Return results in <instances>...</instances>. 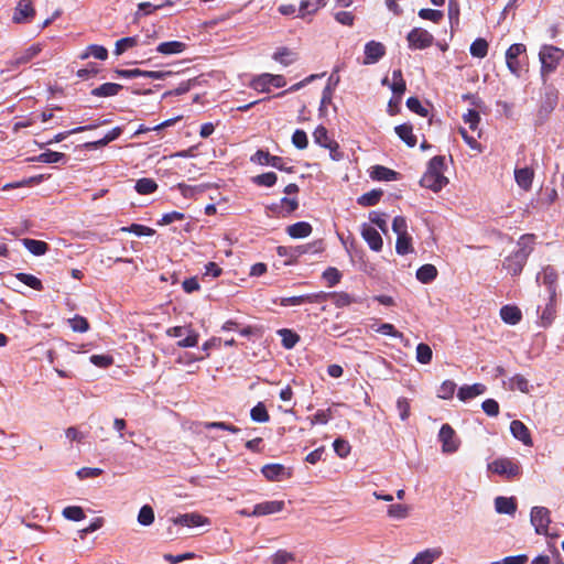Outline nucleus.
<instances>
[{
  "instance_id": "f257e3e1",
  "label": "nucleus",
  "mask_w": 564,
  "mask_h": 564,
  "mask_svg": "<svg viewBox=\"0 0 564 564\" xmlns=\"http://www.w3.org/2000/svg\"><path fill=\"white\" fill-rule=\"evenodd\" d=\"M445 158L436 155L427 164V169L420 180L422 187L429 188L434 193L440 192L448 184V178L444 175Z\"/></svg>"
},
{
  "instance_id": "f03ea898",
  "label": "nucleus",
  "mask_w": 564,
  "mask_h": 564,
  "mask_svg": "<svg viewBox=\"0 0 564 564\" xmlns=\"http://www.w3.org/2000/svg\"><path fill=\"white\" fill-rule=\"evenodd\" d=\"M532 250L533 238L531 236H522L518 242V250L506 258L503 268L512 275L519 274Z\"/></svg>"
},
{
  "instance_id": "7ed1b4c3",
  "label": "nucleus",
  "mask_w": 564,
  "mask_h": 564,
  "mask_svg": "<svg viewBox=\"0 0 564 564\" xmlns=\"http://www.w3.org/2000/svg\"><path fill=\"white\" fill-rule=\"evenodd\" d=\"M563 57L564 52L561 48L553 45L542 46L539 53L542 76L545 77L553 73Z\"/></svg>"
},
{
  "instance_id": "20e7f679",
  "label": "nucleus",
  "mask_w": 564,
  "mask_h": 564,
  "mask_svg": "<svg viewBox=\"0 0 564 564\" xmlns=\"http://www.w3.org/2000/svg\"><path fill=\"white\" fill-rule=\"evenodd\" d=\"M488 471L506 479H513L521 474L519 462L509 457H499L487 465Z\"/></svg>"
},
{
  "instance_id": "39448f33",
  "label": "nucleus",
  "mask_w": 564,
  "mask_h": 564,
  "mask_svg": "<svg viewBox=\"0 0 564 564\" xmlns=\"http://www.w3.org/2000/svg\"><path fill=\"white\" fill-rule=\"evenodd\" d=\"M286 85L285 78L282 75H273L269 73L261 74L253 78L250 83V86L260 93H269L271 90V86L275 88H281Z\"/></svg>"
},
{
  "instance_id": "423d86ee",
  "label": "nucleus",
  "mask_w": 564,
  "mask_h": 564,
  "mask_svg": "<svg viewBox=\"0 0 564 564\" xmlns=\"http://www.w3.org/2000/svg\"><path fill=\"white\" fill-rule=\"evenodd\" d=\"M443 454H454L460 447V440L449 424H443L438 432Z\"/></svg>"
},
{
  "instance_id": "0eeeda50",
  "label": "nucleus",
  "mask_w": 564,
  "mask_h": 564,
  "mask_svg": "<svg viewBox=\"0 0 564 564\" xmlns=\"http://www.w3.org/2000/svg\"><path fill=\"white\" fill-rule=\"evenodd\" d=\"M170 337H180L177 346L182 348L195 347L198 344L199 335L189 326H175L166 330Z\"/></svg>"
},
{
  "instance_id": "6e6552de",
  "label": "nucleus",
  "mask_w": 564,
  "mask_h": 564,
  "mask_svg": "<svg viewBox=\"0 0 564 564\" xmlns=\"http://www.w3.org/2000/svg\"><path fill=\"white\" fill-rule=\"evenodd\" d=\"M327 296L328 294L325 292H318L297 296L281 297L279 300H274V303L280 304L281 306H299L305 303H319L326 301Z\"/></svg>"
},
{
  "instance_id": "1a4fd4ad",
  "label": "nucleus",
  "mask_w": 564,
  "mask_h": 564,
  "mask_svg": "<svg viewBox=\"0 0 564 564\" xmlns=\"http://www.w3.org/2000/svg\"><path fill=\"white\" fill-rule=\"evenodd\" d=\"M171 522L175 525L186 527L188 529L205 527L210 524L209 518L197 513L189 512L184 514H178L171 519Z\"/></svg>"
},
{
  "instance_id": "9d476101",
  "label": "nucleus",
  "mask_w": 564,
  "mask_h": 564,
  "mask_svg": "<svg viewBox=\"0 0 564 564\" xmlns=\"http://www.w3.org/2000/svg\"><path fill=\"white\" fill-rule=\"evenodd\" d=\"M409 47L412 50H424L433 43V35L424 29L414 28L406 36Z\"/></svg>"
},
{
  "instance_id": "9b49d317",
  "label": "nucleus",
  "mask_w": 564,
  "mask_h": 564,
  "mask_svg": "<svg viewBox=\"0 0 564 564\" xmlns=\"http://www.w3.org/2000/svg\"><path fill=\"white\" fill-rule=\"evenodd\" d=\"M551 522L550 511L544 507H533L531 510V523L538 534L549 535V524Z\"/></svg>"
},
{
  "instance_id": "f8f14e48",
  "label": "nucleus",
  "mask_w": 564,
  "mask_h": 564,
  "mask_svg": "<svg viewBox=\"0 0 564 564\" xmlns=\"http://www.w3.org/2000/svg\"><path fill=\"white\" fill-rule=\"evenodd\" d=\"M262 475L269 481H282L289 479L292 476L291 468H288L281 464H268L261 469Z\"/></svg>"
},
{
  "instance_id": "ddd939ff",
  "label": "nucleus",
  "mask_w": 564,
  "mask_h": 564,
  "mask_svg": "<svg viewBox=\"0 0 564 564\" xmlns=\"http://www.w3.org/2000/svg\"><path fill=\"white\" fill-rule=\"evenodd\" d=\"M525 52V46L521 43L512 44L506 52V63L509 70L516 75L520 76V63L518 62V56Z\"/></svg>"
},
{
  "instance_id": "4468645a",
  "label": "nucleus",
  "mask_w": 564,
  "mask_h": 564,
  "mask_svg": "<svg viewBox=\"0 0 564 564\" xmlns=\"http://www.w3.org/2000/svg\"><path fill=\"white\" fill-rule=\"evenodd\" d=\"M35 15V9L31 0H20L14 9L12 20L14 23H25Z\"/></svg>"
},
{
  "instance_id": "2eb2a0df",
  "label": "nucleus",
  "mask_w": 564,
  "mask_h": 564,
  "mask_svg": "<svg viewBox=\"0 0 564 564\" xmlns=\"http://www.w3.org/2000/svg\"><path fill=\"white\" fill-rule=\"evenodd\" d=\"M386 54V47L381 42L370 41L365 45V65L377 63Z\"/></svg>"
},
{
  "instance_id": "dca6fc26",
  "label": "nucleus",
  "mask_w": 564,
  "mask_h": 564,
  "mask_svg": "<svg viewBox=\"0 0 564 564\" xmlns=\"http://www.w3.org/2000/svg\"><path fill=\"white\" fill-rule=\"evenodd\" d=\"M361 236L365 241L368 243L369 248L376 252L381 251L383 246V240L381 235L377 229L371 227L370 225L364 224L361 226Z\"/></svg>"
},
{
  "instance_id": "f3484780",
  "label": "nucleus",
  "mask_w": 564,
  "mask_h": 564,
  "mask_svg": "<svg viewBox=\"0 0 564 564\" xmlns=\"http://www.w3.org/2000/svg\"><path fill=\"white\" fill-rule=\"evenodd\" d=\"M285 507L283 500H271L259 502L254 506L252 514L256 517L269 516L281 512Z\"/></svg>"
},
{
  "instance_id": "a211bd4d",
  "label": "nucleus",
  "mask_w": 564,
  "mask_h": 564,
  "mask_svg": "<svg viewBox=\"0 0 564 564\" xmlns=\"http://www.w3.org/2000/svg\"><path fill=\"white\" fill-rule=\"evenodd\" d=\"M43 50L42 43H35L25 48L20 55L14 57L12 61L9 62L11 67H18L20 65L26 64L34 57H36Z\"/></svg>"
},
{
  "instance_id": "6ab92c4d",
  "label": "nucleus",
  "mask_w": 564,
  "mask_h": 564,
  "mask_svg": "<svg viewBox=\"0 0 564 564\" xmlns=\"http://www.w3.org/2000/svg\"><path fill=\"white\" fill-rule=\"evenodd\" d=\"M382 85L389 86L393 94L398 96L397 102H399L400 97L405 91V82L402 77V72L400 69L393 70L391 79L388 77L383 78Z\"/></svg>"
},
{
  "instance_id": "aec40b11",
  "label": "nucleus",
  "mask_w": 564,
  "mask_h": 564,
  "mask_svg": "<svg viewBox=\"0 0 564 564\" xmlns=\"http://www.w3.org/2000/svg\"><path fill=\"white\" fill-rule=\"evenodd\" d=\"M510 432L512 436L520 442L523 443L525 446H532V437L530 434L529 429L525 426V424L519 420H514L510 423Z\"/></svg>"
},
{
  "instance_id": "412c9836",
  "label": "nucleus",
  "mask_w": 564,
  "mask_h": 564,
  "mask_svg": "<svg viewBox=\"0 0 564 564\" xmlns=\"http://www.w3.org/2000/svg\"><path fill=\"white\" fill-rule=\"evenodd\" d=\"M299 207V200L296 196L283 197L280 204L272 205L270 209L278 215L285 217L291 215Z\"/></svg>"
},
{
  "instance_id": "4be33fe9",
  "label": "nucleus",
  "mask_w": 564,
  "mask_h": 564,
  "mask_svg": "<svg viewBox=\"0 0 564 564\" xmlns=\"http://www.w3.org/2000/svg\"><path fill=\"white\" fill-rule=\"evenodd\" d=\"M443 555L441 547H429L419 553L412 558L411 564H433Z\"/></svg>"
},
{
  "instance_id": "5701e85b",
  "label": "nucleus",
  "mask_w": 564,
  "mask_h": 564,
  "mask_svg": "<svg viewBox=\"0 0 564 564\" xmlns=\"http://www.w3.org/2000/svg\"><path fill=\"white\" fill-rule=\"evenodd\" d=\"M555 297H556V291L552 290V294H550V300H549L547 304L545 305V307L542 310L541 315H540L541 325L543 327L550 326L555 318V315H556Z\"/></svg>"
},
{
  "instance_id": "b1692460",
  "label": "nucleus",
  "mask_w": 564,
  "mask_h": 564,
  "mask_svg": "<svg viewBox=\"0 0 564 564\" xmlns=\"http://www.w3.org/2000/svg\"><path fill=\"white\" fill-rule=\"evenodd\" d=\"M314 142L323 148L329 149L330 151H335L337 149V143L329 139L326 128L323 126H318L313 132Z\"/></svg>"
},
{
  "instance_id": "393cba45",
  "label": "nucleus",
  "mask_w": 564,
  "mask_h": 564,
  "mask_svg": "<svg viewBox=\"0 0 564 564\" xmlns=\"http://www.w3.org/2000/svg\"><path fill=\"white\" fill-rule=\"evenodd\" d=\"M533 176L534 172L530 167L517 169L514 171V180L524 191H529L531 188Z\"/></svg>"
},
{
  "instance_id": "a878e982",
  "label": "nucleus",
  "mask_w": 564,
  "mask_h": 564,
  "mask_svg": "<svg viewBox=\"0 0 564 564\" xmlns=\"http://www.w3.org/2000/svg\"><path fill=\"white\" fill-rule=\"evenodd\" d=\"M486 387L482 383L463 386L459 388L457 397L460 401H466L485 393Z\"/></svg>"
},
{
  "instance_id": "bb28decb",
  "label": "nucleus",
  "mask_w": 564,
  "mask_h": 564,
  "mask_svg": "<svg viewBox=\"0 0 564 564\" xmlns=\"http://www.w3.org/2000/svg\"><path fill=\"white\" fill-rule=\"evenodd\" d=\"M186 50V44L181 41L162 42L158 45L156 52L163 55L181 54Z\"/></svg>"
},
{
  "instance_id": "cd10ccee",
  "label": "nucleus",
  "mask_w": 564,
  "mask_h": 564,
  "mask_svg": "<svg viewBox=\"0 0 564 564\" xmlns=\"http://www.w3.org/2000/svg\"><path fill=\"white\" fill-rule=\"evenodd\" d=\"M521 311L519 307L513 305H505L500 310L501 319L510 325H516L521 319Z\"/></svg>"
},
{
  "instance_id": "c85d7f7f",
  "label": "nucleus",
  "mask_w": 564,
  "mask_h": 564,
  "mask_svg": "<svg viewBox=\"0 0 564 564\" xmlns=\"http://www.w3.org/2000/svg\"><path fill=\"white\" fill-rule=\"evenodd\" d=\"M370 177L376 181H395L398 173L382 165L371 167Z\"/></svg>"
},
{
  "instance_id": "c756f323",
  "label": "nucleus",
  "mask_w": 564,
  "mask_h": 564,
  "mask_svg": "<svg viewBox=\"0 0 564 564\" xmlns=\"http://www.w3.org/2000/svg\"><path fill=\"white\" fill-rule=\"evenodd\" d=\"M22 243L30 253L37 257L45 254L48 250V245L42 240L25 238Z\"/></svg>"
},
{
  "instance_id": "7c9ffc66",
  "label": "nucleus",
  "mask_w": 564,
  "mask_h": 564,
  "mask_svg": "<svg viewBox=\"0 0 564 564\" xmlns=\"http://www.w3.org/2000/svg\"><path fill=\"white\" fill-rule=\"evenodd\" d=\"M495 509L498 513L513 514L517 510V505L513 498L497 497L495 499Z\"/></svg>"
},
{
  "instance_id": "2f4dec72",
  "label": "nucleus",
  "mask_w": 564,
  "mask_h": 564,
  "mask_svg": "<svg viewBox=\"0 0 564 564\" xmlns=\"http://www.w3.org/2000/svg\"><path fill=\"white\" fill-rule=\"evenodd\" d=\"M286 232L292 238H305L311 235L312 226L306 221L295 223L286 228Z\"/></svg>"
},
{
  "instance_id": "473e14b6",
  "label": "nucleus",
  "mask_w": 564,
  "mask_h": 564,
  "mask_svg": "<svg viewBox=\"0 0 564 564\" xmlns=\"http://www.w3.org/2000/svg\"><path fill=\"white\" fill-rule=\"evenodd\" d=\"M121 88H122V86L119 84L106 83L99 87L94 88L91 90V95L96 96V97H111V96H116L120 91Z\"/></svg>"
},
{
  "instance_id": "72a5a7b5",
  "label": "nucleus",
  "mask_w": 564,
  "mask_h": 564,
  "mask_svg": "<svg viewBox=\"0 0 564 564\" xmlns=\"http://www.w3.org/2000/svg\"><path fill=\"white\" fill-rule=\"evenodd\" d=\"M394 130L398 137L404 141L408 147L413 148L416 144V139L413 134L412 126L404 123L397 126Z\"/></svg>"
},
{
  "instance_id": "f704fd0d",
  "label": "nucleus",
  "mask_w": 564,
  "mask_h": 564,
  "mask_svg": "<svg viewBox=\"0 0 564 564\" xmlns=\"http://www.w3.org/2000/svg\"><path fill=\"white\" fill-rule=\"evenodd\" d=\"M327 0H303L300 3V17L305 14H313L318 11L319 8L325 7Z\"/></svg>"
},
{
  "instance_id": "c9c22d12",
  "label": "nucleus",
  "mask_w": 564,
  "mask_h": 564,
  "mask_svg": "<svg viewBox=\"0 0 564 564\" xmlns=\"http://www.w3.org/2000/svg\"><path fill=\"white\" fill-rule=\"evenodd\" d=\"M89 56H94L97 59L105 61L108 57V51L101 45H89L84 53L79 55L80 59H86Z\"/></svg>"
},
{
  "instance_id": "e433bc0d",
  "label": "nucleus",
  "mask_w": 564,
  "mask_h": 564,
  "mask_svg": "<svg viewBox=\"0 0 564 564\" xmlns=\"http://www.w3.org/2000/svg\"><path fill=\"white\" fill-rule=\"evenodd\" d=\"M437 275V269L433 264H424L416 271V279L422 283L433 281Z\"/></svg>"
},
{
  "instance_id": "4c0bfd02",
  "label": "nucleus",
  "mask_w": 564,
  "mask_h": 564,
  "mask_svg": "<svg viewBox=\"0 0 564 564\" xmlns=\"http://www.w3.org/2000/svg\"><path fill=\"white\" fill-rule=\"evenodd\" d=\"M134 188L139 194L148 195L158 189V184L152 178L143 177L137 181Z\"/></svg>"
},
{
  "instance_id": "58836bf2",
  "label": "nucleus",
  "mask_w": 564,
  "mask_h": 564,
  "mask_svg": "<svg viewBox=\"0 0 564 564\" xmlns=\"http://www.w3.org/2000/svg\"><path fill=\"white\" fill-rule=\"evenodd\" d=\"M508 386L510 390H519L522 393L530 392V383L522 375H516L509 379Z\"/></svg>"
},
{
  "instance_id": "ea45409f",
  "label": "nucleus",
  "mask_w": 564,
  "mask_h": 564,
  "mask_svg": "<svg viewBox=\"0 0 564 564\" xmlns=\"http://www.w3.org/2000/svg\"><path fill=\"white\" fill-rule=\"evenodd\" d=\"M371 328L381 335L403 339L404 336L402 333L398 332L395 327L390 323H382V324H375L371 326Z\"/></svg>"
},
{
  "instance_id": "a19ab883",
  "label": "nucleus",
  "mask_w": 564,
  "mask_h": 564,
  "mask_svg": "<svg viewBox=\"0 0 564 564\" xmlns=\"http://www.w3.org/2000/svg\"><path fill=\"white\" fill-rule=\"evenodd\" d=\"M383 192L381 189H372L358 197L357 202L359 205L368 207L379 203Z\"/></svg>"
},
{
  "instance_id": "79ce46f5",
  "label": "nucleus",
  "mask_w": 564,
  "mask_h": 564,
  "mask_svg": "<svg viewBox=\"0 0 564 564\" xmlns=\"http://www.w3.org/2000/svg\"><path fill=\"white\" fill-rule=\"evenodd\" d=\"M470 54L477 58H484L488 53V42L485 39H476L469 48Z\"/></svg>"
},
{
  "instance_id": "37998d69",
  "label": "nucleus",
  "mask_w": 564,
  "mask_h": 564,
  "mask_svg": "<svg viewBox=\"0 0 564 564\" xmlns=\"http://www.w3.org/2000/svg\"><path fill=\"white\" fill-rule=\"evenodd\" d=\"M541 278L543 284L549 288L550 294H552V290H555V283L557 280L556 270L552 267H545L541 273Z\"/></svg>"
},
{
  "instance_id": "c03bdc74",
  "label": "nucleus",
  "mask_w": 564,
  "mask_h": 564,
  "mask_svg": "<svg viewBox=\"0 0 564 564\" xmlns=\"http://www.w3.org/2000/svg\"><path fill=\"white\" fill-rule=\"evenodd\" d=\"M395 250L399 254H408L413 251L412 239L408 234L397 236Z\"/></svg>"
},
{
  "instance_id": "a18cd8bd",
  "label": "nucleus",
  "mask_w": 564,
  "mask_h": 564,
  "mask_svg": "<svg viewBox=\"0 0 564 564\" xmlns=\"http://www.w3.org/2000/svg\"><path fill=\"white\" fill-rule=\"evenodd\" d=\"M273 58L282 65L288 66L294 63L297 56L296 53L288 48H281L274 53Z\"/></svg>"
},
{
  "instance_id": "49530a36",
  "label": "nucleus",
  "mask_w": 564,
  "mask_h": 564,
  "mask_svg": "<svg viewBox=\"0 0 564 564\" xmlns=\"http://www.w3.org/2000/svg\"><path fill=\"white\" fill-rule=\"evenodd\" d=\"M278 334L281 336L282 345L286 349L293 348L300 339L295 333L286 328L280 329Z\"/></svg>"
},
{
  "instance_id": "de8ad7c7",
  "label": "nucleus",
  "mask_w": 564,
  "mask_h": 564,
  "mask_svg": "<svg viewBox=\"0 0 564 564\" xmlns=\"http://www.w3.org/2000/svg\"><path fill=\"white\" fill-rule=\"evenodd\" d=\"M456 390V383L452 380H445L437 389V397L443 400L452 399Z\"/></svg>"
},
{
  "instance_id": "09e8293b",
  "label": "nucleus",
  "mask_w": 564,
  "mask_h": 564,
  "mask_svg": "<svg viewBox=\"0 0 564 564\" xmlns=\"http://www.w3.org/2000/svg\"><path fill=\"white\" fill-rule=\"evenodd\" d=\"M138 522L143 527H149L154 522V511L151 506L145 505L140 509Z\"/></svg>"
},
{
  "instance_id": "8fccbe9b",
  "label": "nucleus",
  "mask_w": 564,
  "mask_h": 564,
  "mask_svg": "<svg viewBox=\"0 0 564 564\" xmlns=\"http://www.w3.org/2000/svg\"><path fill=\"white\" fill-rule=\"evenodd\" d=\"M410 513V507L401 503L391 505L388 508V516L393 519H405Z\"/></svg>"
},
{
  "instance_id": "3c124183",
  "label": "nucleus",
  "mask_w": 564,
  "mask_h": 564,
  "mask_svg": "<svg viewBox=\"0 0 564 564\" xmlns=\"http://www.w3.org/2000/svg\"><path fill=\"white\" fill-rule=\"evenodd\" d=\"M70 328L76 333H86L89 329L88 321L80 315H75L68 319Z\"/></svg>"
},
{
  "instance_id": "603ef678",
  "label": "nucleus",
  "mask_w": 564,
  "mask_h": 564,
  "mask_svg": "<svg viewBox=\"0 0 564 564\" xmlns=\"http://www.w3.org/2000/svg\"><path fill=\"white\" fill-rule=\"evenodd\" d=\"M250 416L254 422H268L270 416L263 403L259 402L251 409Z\"/></svg>"
},
{
  "instance_id": "864d4df0",
  "label": "nucleus",
  "mask_w": 564,
  "mask_h": 564,
  "mask_svg": "<svg viewBox=\"0 0 564 564\" xmlns=\"http://www.w3.org/2000/svg\"><path fill=\"white\" fill-rule=\"evenodd\" d=\"M432 356H433V352H432V349L429 345L426 344H419L417 347H416V360L422 364V365H426V364H430L431 360H432Z\"/></svg>"
},
{
  "instance_id": "5fc2aeb1",
  "label": "nucleus",
  "mask_w": 564,
  "mask_h": 564,
  "mask_svg": "<svg viewBox=\"0 0 564 564\" xmlns=\"http://www.w3.org/2000/svg\"><path fill=\"white\" fill-rule=\"evenodd\" d=\"M63 517L70 521H82L85 518V512L82 507L69 506L64 508Z\"/></svg>"
},
{
  "instance_id": "6e6d98bb",
  "label": "nucleus",
  "mask_w": 564,
  "mask_h": 564,
  "mask_svg": "<svg viewBox=\"0 0 564 564\" xmlns=\"http://www.w3.org/2000/svg\"><path fill=\"white\" fill-rule=\"evenodd\" d=\"M137 44H138V39L134 36L120 39L116 42L115 54L121 55L123 52H126L129 48L134 47Z\"/></svg>"
},
{
  "instance_id": "4d7b16f0",
  "label": "nucleus",
  "mask_w": 564,
  "mask_h": 564,
  "mask_svg": "<svg viewBox=\"0 0 564 564\" xmlns=\"http://www.w3.org/2000/svg\"><path fill=\"white\" fill-rule=\"evenodd\" d=\"M17 279L20 282L24 283L25 285H28L34 290L40 291L43 289V284L41 282V280L37 279L35 275L28 274V273H18Z\"/></svg>"
},
{
  "instance_id": "13d9d810",
  "label": "nucleus",
  "mask_w": 564,
  "mask_h": 564,
  "mask_svg": "<svg viewBox=\"0 0 564 564\" xmlns=\"http://www.w3.org/2000/svg\"><path fill=\"white\" fill-rule=\"evenodd\" d=\"M328 297L333 299V302L338 307L348 306L349 304L356 302L348 293L339 292V293H327Z\"/></svg>"
},
{
  "instance_id": "bf43d9fd",
  "label": "nucleus",
  "mask_w": 564,
  "mask_h": 564,
  "mask_svg": "<svg viewBox=\"0 0 564 564\" xmlns=\"http://www.w3.org/2000/svg\"><path fill=\"white\" fill-rule=\"evenodd\" d=\"M120 230L124 232H131L137 236H153L155 232L152 228L139 224H132L129 227H122Z\"/></svg>"
},
{
  "instance_id": "052dcab7",
  "label": "nucleus",
  "mask_w": 564,
  "mask_h": 564,
  "mask_svg": "<svg viewBox=\"0 0 564 564\" xmlns=\"http://www.w3.org/2000/svg\"><path fill=\"white\" fill-rule=\"evenodd\" d=\"M276 174L273 172L263 173L253 177V182L260 186L271 187L276 183Z\"/></svg>"
},
{
  "instance_id": "680f3d73",
  "label": "nucleus",
  "mask_w": 564,
  "mask_h": 564,
  "mask_svg": "<svg viewBox=\"0 0 564 564\" xmlns=\"http://www.w3.org/2000/svg\"><path fill=\"white\" fill-rule=\"evenodd\" d=\"M64 158V154L55 151H46L41 153L35 161L42 163H57Z\"/></svg>"
},
{
  "instance_id": "e2e57ef3",
  "label": "nucleus",
  "mask_w": 564,
  "mask_h": 564,
  "mask_svg": "<svg viewBox=\"0 0 564 564\" xmlns=\"http://www.w3.org/2000/svg\"><path fill=\"white\" fill-rule=\"evenodd\" d=\"M464 122L469 126V129L471 131H476L478 129V124L480 121L479 113L474 110L469 109L464 116H463Z\"/></svg>"
},
{
  "instance_id": "0e129e2a",
  "label": "nucleus",
  "mask_w": 564,
  "mask_h": 564,
  "mask_svg": "<svg viewBox=\"0 0 564 564\" xmlns=\"http://www.w3.org/2000/svg\"><path fill=\"white\" fill-rule=\"evenodd\" d=\"M334 451L340 458H345L350 453V445L347 441L343 438H337L334 441Z\"/></svg>"
},
{
  "instance_id": "69168bd1",
  "label": "nucleus",
  "mask_w": 564,
  "mask_h": 564,
  "mask_svg": "<svg viewBox=\"0 0 564 564\" xmlns=\"http://www.w3.org/2000/svg\"><path fill=\"white\" fill-rule=\"evenodd\" d=\"M90 362L99 368H107L113 364V358L109 355H91Z\"/></svg>"
},
{
  "instance_id": "338daca9",
  "label": "nucleus",
  "mask_w": 564,
  "mask_h": 564,
  "mask_svg": "<svg viewBox=\"0 0 564 564\" xmlns=\"http://www.w3.org/2000/svg\"><path fill=\"white\" fill-rule=\"evenodd\" d=\"M292 143L294 144L295 148H297L300 150L305 149L308 144V140H307V135H306L305 131L299 130V129L295 130L292 135Z\"/></svg>"
},
{
  "instance_id": "774afa93",
  "label": "nucleus",
  "mask_w": 564,
  "mask_h": 564,
  "mask_svg": "<svg viewBox=\"0 0 564 564\" xmlns=\"http://www.w3.org/2000/svg\"><path fill=\"white\" fill-rule=\"evenodd\" d=\"M294 560V555L288 551L280 550L278 551L271 560L272 564H288L289 562Z\"/></svg>"
}]
</instances>
